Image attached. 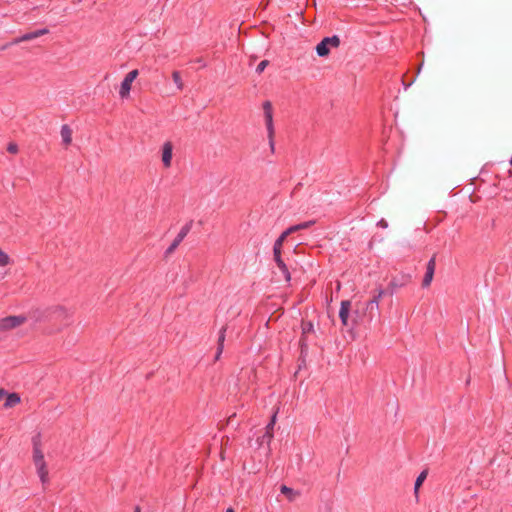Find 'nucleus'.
<instances>
[{"mask_svg":"<svg viewBox=\"0 0 512 512\" xmlns=\"http://www.w3.org/2000/svg\"><path fill=\"white\" fill-rule=\"evenodd\" d=\"M49 320L56 327V331H61L73 324L74 310L62 305L54 306L49 311Z\"/></svg>","mask_w":512,"mask_h":512,"instance_id":"nucleus-1","label":"nucleus"},{"mask_svg":"<svg viewBox=\"0 0 512 512\" xmlns=\"http://www.w3.org/2000/svg\"><path fill=\"white\" fill-rule=\"evenodd\" d=\"M263 113H264V121L267 130V137L269 141V146L272 152H274V135L275 129L273 124V107L270 101H265L263 103Z\"/></svg>","mask_w":512,"mask_h":512,"instance_id":"nucleus-2","label":"nucleus"},{"mask_svg":"<svg viewBox=\"0 0 512 512\" xmlns=\"http://www.w3.org/2000/svg\"><path fill=\"white\" fill-rule=\"evenodd\" d=\"M27 322L25 315H9L0 319V333L13 331Z\"/></svg>","mask_w":512,"mask_h":512,"instance_id":"nucleus-3","label":"nucleus"},{"mask_svg":"<svg viewBox=\"0 0 512 512\" xmlns=\"http://www.w3.org/2000/svg\"><path fill=\"white\" fill-rule=\"evenodd\" d=\"M340 44V39L338 36L334 35L332 37H325L320 43L316 46V52L320 57H325L329 54L330 48H337Z\"/></svg>","mask_w":512,"mask_h":512,"instance_id":"nucleus-4","label":"nucleus"},{"mask_svg":"<svg viewBox=\"0 0 512 512\" xmlns=\"http://www.w3.org/2000/svg\"><path fill=\"white\" fill-rule=\"evenodd\" d=\"M138 75H139L138 70L134 69V70L130 71L125 76V78L123 79V81L120 85V90H119V96L122 99H126L129 97L132 83L137 78Z\"/></svg>","mask_w":512,"mask_h":512,"instance_id":"nucleus-5","label":"nucleus"},{"mask_svg":"<svg viewBox=\"0 0 512 512\" xmlns=\"http://www.w3.org/2000/svg\"><path fill=\"white\" fill-rule=\"evenodd\" d=\"M174 144L171 141H165L161 148V162L165 169H169L172 166Z\"/></svg>","mask_w":512,"mask_h":512,"instance_id":"nucleus-6","label":"nucleus"},{"mask_svg":"<svg viewBox=\"0 0 512 512\" xmlns=\"http://www.w3.org/2000/svg\"><path fill=\"white\" fill-rule=\"evenodd\" d=\"M192 228V222H188L186 223L182 228L181 230L179 231L178 235L176 236V238L173 240V242L171 243V245L167 248L166 250V254H171L175 251V249L180 245V243L184 240V238L188 235V233L190 232Z\"/></svg>","mask_w":512,"mask_h":512,"instance_id":"nucleus-7","label":"nucleus"},{"mask_svg":"<svg viewBox=\"0 0 512 512\" xmlns=\"http://www.w3.org/2000/svg\"><path fill=\"white\" fill-rule=\"evenodd\" d=\"M36 473L43 485L49 482V471L45 459L33 461Z\"/></svg>","mask_w":512,"mask_h":512,"instance_id":"nucleus-8","label":"nucleus"},{"mask_svg":"<svg viewBox=\"0 0 512 512\" xmlns=\"http://www.w3.org/2000/svg\"><path fill=\"white\" fill-rule=\"evenodd\" d=\"M435 267H436V259H435V256H433L427 263L426 273H425L423 281H422L423 287H428L431 284V282L433 280L434 272H435Z\"/></svg>","mask_w":512,"mask_h":512,"instance_id":"nucleus-9","label":"nucleus"},{"mask_svg":"<svg viewBox=\"0 0 512 512\" xmlns=\"http://www.w3.org/2000/svg\"><path fill=\"white\" fill-rule=\"evenodd\" d=\"M48 32H49L48 29L43 28V29H39V30H36L33 32L25 33L22 36L14 39L12 43L19 44L21 42L30 41V40L36 39L40 36H43V35L47 34Z\"/></svg>","mask_w":512,"mask_h":512,"instance_id":"nucleus-10","label":"nucleus"},{"mask_svg":"<svg viewBox=\"0 0 512 512\" xmlns=\"http://www.w3.org/2000/svg\"><path fill=\"white\" fill-rule=\"evenodd\" d=\"M351 309V302L349 300H344L341 302L339 317L343 326L349 325V313Z\"/></svg>","mask_w":512,"mask_h":512,"instance_id":"nucleus-11","label":"nucleus"},{"mask_svg":"<svg viewBox=\"0 0 512 512\" xmlns=\"http://www.w3.org/2000/svg\"><path fill=\"white\" fill-rule=\"evenodd\" d=\"M274 261H275L277 267L279 268V270L281 271L284 280L286 282H289L290 279H291V275H290V272H289V269H288L287 265L284 263V261L282 260L281 256L280 255H275L274 256Z\"/></svg>","mask_w":512,"mask_h":512,"instance_id":"nucleus-12","label":"nucleus"},{"mask_svg":"<svg viewBox=\"0 0 512 512\" xmlns=\"http://www.w3.org/2000/svg\"><path fill=\"white\" fill-rule=\"evenodd\" d=\"M72 129L67 125H62L61 127V139L62 143L67 147L72 143Z\"/></svg>","mask_w":512,"mask_h":512,"instance_id":"nucleus-13","label":"nucleus"},{"mask_svg":"<svg viewBox=\"0 0 512 512\" xmlns=\"http://www.w3.org/2000/svg\"><path fill=\"white\" fill-rule=\"evenodd\" d=\"M290 234L288 233L287 230H285L279 237L278 239H276L275 243H274V246H273V256L275 255H280L281 256V252H282V246H283V243L284 241L286 240V238L289 236Z\"/></svg>","mask_w":512,"mask_h":512,"instance_id":"nucleus-14","label":"nucleus"},{"mask_svg":"<svg viewBox=\"0 0 512 512\" xmlns=\"http://www.w3.org/2000/svg\"><path fill=\"white\" fill-rule=\"evenodd\" d=\"M280 491L283 495L286 496V498L288 499V501L290 502H293L295 501L299 496H300V492L299 491H296L286 485H282L280 487Z\"/></svg>","mask_w":512,"mask_h":512,"instance_id":"nucleus-15","label":"nucleus"},{"mask_svg":"<svg viewBox=\"0 0 512 512\" xmlns=\"http://www.w3.org/2000/svg\"><path fill=\"white\" fill-rule=\"evenodd\" d=\"M21 402V398L17 393L7 394L6 401L4 403L5 408H12Z\"/></svg>","mask_w":512,"mask_h":512,"instance_id":"nucleus-16","label":"nucleus"},{"mask_svg":"<svg viewBox=\"0 0 512 512\" xmlns=\"http://www.w3.org/2000/svg\"><path fill=\"white\" fill-rule=\"evenodd\" d=\"M427 475H428V471L423 470L416 478L415 485H414V494H415L416 498H418L419 489H420L421 485L423 484V482L425 481V479L427 478Z\"/></svg>","mask_w":512,"mask_h":512,"instance_id":"nucleus-17","label":"nucleus"},{"mask_svg":"<svg viewBox=\"0 0 512 512\" xmlns=\"http://www.w3.org/2000/svg\"><path fill=\"white\" fill-rule=\"evenodd\" d=\"M225 331H226V329L223 327L219 334L216 360L219 359V357L223 351V344H224V340H225Z\"/></svg>","mask_w":512,"mask_h":512,"instance_id":"nucleus-18","label":"nucleus"},{"mask_svg":"<svg viewBox=\"0 0 512 512\" xmlns=\"http://www.w3.org/2000/svg\"><path fill=\"white\" fill-rule=\"evenodd\" d=\"M383 294H384V291L380 289L377 292V294L374 295L370 301H368L367 308H373V307L377 308L378 304H379V300L382 298Z\"/></svg>","mask_w":512,"mask_h":512,"instance_id":"nucleus-19","label":"nucleus"},{"mask_svg":"<svg viewBox=\"0 0 512 512\" xmlns=\"http://www.w3.org/2000/svg\"><path fill=\"white\" fill-rule=\"evenodd\" d=\"M313 222L311 221H308V222H303V223H300V224H297V225H293L291 227H289L287 229L288 233L289 234H292L296 231H299V230H302V229H306L308 227H310L312 225Z\"/></svg>","mask_w":512,"mask_h":512,"instance_id":"nucleus-20","label":"nucleus"},{"mask_svg":"<svg viewBox=\"0 0 512 512\" xmlns=\"http://www.w3.org/2000/svg\"><path fill=\"white\" fill-rule=\"evenodd\" d=\"M12 263L10 256L0 248V267H6Z\"/></svg>","mask_w":512,"mask_h":512,"instance_id":"nucleus-21","label":"nucleus"},{"mask_svg":"<svg viewBox=\"0 0 512 512\" xmlns=\"http://www.w3.org/2000/svg\"><path fill=\"white\" fill-rule=\"evenodd\" d=\"M172 79H173V81H174L175 85L177 86V89H178V90H180V91H181V90H183V88H184V83H183V81H182V78H181L180 72H178V71H174V72L172 73Z\"/></svg>","mask_w":512,"mask_h":512,"instance_id":"nucleus-22","label":"nucleus"},{"mask_svg":"<svg viewBox=\"0 0 512 512\" xmlns=\"http://www.w3.org/2000/svg\"><path fill=\"white\" fill-rule=\"evenodd\" d=\"M274 425L275 424H272L271 422H269L268 425L266 426V433L263 436V439H267L268 443L273 438V428H274Z\"/></svg>","mask_w":512,"mask_h":512,"instance_id":"nucleus-23","label":"nucleus"},{"mask_svg":"<svg viewBox=\"0 0 512 512\" xmlns=\"http://www.w3.org/2000/svg\"><path fill=\"white\" fill-rule=\"evenodd\" d=\"M43 459H45V458H44V453H43L42 447L33 449L32 460L36 461V460H43Z\"/></svg>","mask_w":512,"mask_h":512,"instance_id":"nucleus-24","label":"nucleus"},{"mask_svg":"<svg viewBox=\"0 0 512 512\" xmlns=\"http://www.w3.org/2000/svg\"><path fill=\"white\" fill-rule=\"evenodd\" d=\"M32 444H33V449L42 447L40 435H36L32 438Z\"/></svg>","mask_w":512,"mask_h":512,"instance_id":"nucleus-25","label":"nucleus"},{"mask_svg":"<svg viewBox=\"0 0 512 512\" xmlns=\"http://www.w3.org/2000/svg\"><path fill=\"white\" fill-rule=\"evenodd\" d=\"M268 63H269V62H268L267 60H262V61L257 65V67H256V72H257V73H262V72L265 70V68L267 67Z\"/></svg>","mask_w":512,"mask_h":512,"instance_id":"nucleus-26","label":"nucleus"},{"mask_svg":"<svg viewBox=\"0 0 512 512\" xmlns=\"http://www.w3.org/2000/svg\"><path fill=\"white\" fill-rule=\"evenodd\" d=\"M7 151L12 154H15L18 152V146L15 143H10L7 147Z\"/></svg>","mask_w":512,"mask_h":512,"instance_id":"nucleus-27","label":"nucleus"},{"mask_svg":"<svg viewBox=\"0 0 512 512\" xmlns=\"http://www.w3.org/2000/svg\"><path fill=\"white\" fill-rule=\"evenodd\" d=\"M377 225H378L379 227H381V228H387V227H388V223H387V221H386L385 219H381V220L377 223Z\"/></svg>","mask_w":512,"mask_h":512,"instance_id":"nucleus-28","label":"nucleus"},{"mask_svg":"<svg viewBox=\"0 0 512 512\" xmlns=\"http://www.w3.org/2000/svg\"><path fill=\"white\" fill-rule=\"evenodd\" d=\"M7 392L4 390V389H0V399L3 398L4 396L7 397Z\"/></svg>","mask_w":512,"mask_h":512,"instance_id":"nucleus-29","label":"nucleus"},{"mask_svg":"<svg viewBox=\"0 0 512 512\" xmlns=\"http://www.w3.org/2000/svg\"><path fill=\"white\" fill-rule=\"evenodd\" d=\"M276 417H277V411H276V412H274V414H273V415H272V417H271V421H270V422H271L272 424H275V422H276Z\"/></svg>","mask_w":512,"mask_h":512,"instance_id":"nucleus-30","label":"nucleus"},{"mask_svg":"<svg viewBox=\"0 0 512 512\" xmlns=\"http://www.w3.org/2000/svg\"><path fill=\"white\" fill-rule=\"evenodd\" d=\"M134 512H141L140 507L136 506L135 509H134Z\"/></svg>","mask_w":512,"mask_h":512,"instance_id":"nucleus-31","label":"nucleus"},{"mask_svg":"<svg viewBox=\"0 0 512 512\" xmlns=\"http://www.w3.org/2000/svg\"><path fill=\"white\" fill-rule=\"evenodd\" d=\"M226 512H235L233 508L229 507L226 509Z\"/></svg>","mask_w":512,"mask_h":512,"instance_id":"nucleus-32","label":"nucleus"},{"mask_svg":"<svg viewBox=\"0 0 512 512\" xmlns=\"http://www.w3.org/2000/svg\"><path fill=\"white\" fill-rule=\"evenodd\" d=\"M511 164H512V159H511Z\"/></svg>","mask_w":512,"mask_h":512,"instance_id":"nucleus-33","label":"nucleus"}]
</instances>
